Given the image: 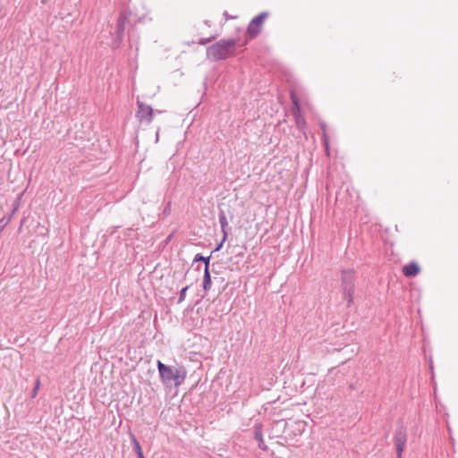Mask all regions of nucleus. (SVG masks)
Returning <instances> with one entry per match:
<instances>
[{"instance_id": "1", "label": "nucleus", "mask_w": 458, "mask_h": 458, "mask_svg": "<svg viewBox=\"0 0 458 458\" xmlns=\"http://www.w3.org/2000/svg\"><path fill=\"white\" fill-rule=\"evenodd\" d=\"M236 41L233 39L220 40L207 49L209 59L217 61L226 59L234 54Z\"/></svg>"}, {"instance_id": "2", "label": "nucleus", "mask_w": 458, "mask_h": 458, "mask_svg": "<svg viewBox=\"0 0 458 458\" xmlns=\"http://www.w3.org/2000/svg\"><path fill=\"white\" fill-rule=\"evenodd\" d=\"M157 369L162 382L168 383L174 381V386L177 387L184 381L186 377V370L183 368H173L166 366L160 360H157Z\"/></svg>"}, {"instance_id": "3", "label": "nucleus", "mask_w": 458, "mask_h": 458, "mask_svg": "<svg viewBox=\"0 0 458 458\" xmlns=\"http://www.w3.org/2000/svg\"><path fill=\"white\" fill-rule=\"evenodd\" d=\"M267 17V13H262L252 19L247 30V32L250 36V38H255L260 33Z\"/></svg>"}, {"instance_id": "4", "label": "nucleus", "mask_w": 458, "mask_h": 458, "mask_svg": "<svg viewBox=\"0 0 458 458\" xmlns=\"http://www.w3.org/2000/svg\"><path fill=\"white\" fill-rule=\"evenodd\" d=\"M153 115L154 110L150 106L138 101V110L136 116L140 122L150 123L153 120Z\"/></svg>"}, {"instance_id": "5", "label": "nucleus", "mask_w": 458, "mask_h": 458, "mask_svg": "<svg viewBox=\"0 0 458 458\" xmlns=\"http://www.w3.org/2000/svg\"><path fill=\"white\" fill-rule=\"evenodd\" d=\"M402 270L406 277H412L420 274V267L417 262H411L403 266Z\"/></svg>"}, {"instance_id": "6", "label": "nucleus", "mask_w": 458, "mask_h": 458, "mask_svg": "<svg viewBox=\"0 0 458 458\" xmlns=\"http://www.w3.org/2000/svg\"><path fill=\"white\" fill-rule=\"evenodd\" d=\"M406 441L405 434L398 432L394 437V444L397 451V457L401 458Z\"/></svg>"}, {"instance_id": "7", "label": "nucleus", "mask_w": 458, "mask_h": 458, "mask_svg": "<svg viewBox=\"0 0 458 458\" xmlns=\"http://www.w3.org/2000/svg\"><path fill=\"white\" fill-rule=\"evenodd\" d=\"M210 286H211V278H210V274L208 272V259L206 260L203 287L205 290H208L210 288Z\"/></svg>"}, {"instance_id": "8", "label": "nucleus", "mask_w": 458, "mask_h": 458, "mask_svg": "<svg viewBox=\"0 0 458 458\" xmlns=\"http://www.w3.org/2000/svg\"><path fill=\"white\" fill-rule=\"evenodd\" d=\"M132 442L134 444L135 451H136L138 456H140L142 458L143 452H142L141 446H140L139 441L133 436H132Z\"/></svg>"}, {"instance_id": "9", "label": "nucleus", "mask_w": 458, "mask_h": 458, "mask_svg": "<svg viewBox=\"0 0 458 458\" xmlns=\"http://www.w3.org/2000/svg\"><path fill=\"white\" fill-rule=\"evenodd\" d=\"M215 38H216V35H215V34H211V33H210L208 37H207V38H200V39L199 40V44H206V43H208V42L211 41L212 39H214Z\"/></svg>"}, {"instance_id": "10", "label": "nucleus", "mask_w": 458, "mask_h": 458, "mask_svg": "<svg viewBox=\"0 0 458 458\" xmlns=\"http://www.w3.org/2000/svg\"><path fill=\"white\" fill-rule=\"evenodd\" d=\"M38 387H39V381L38 380L37 381V385H36V387L33 389V394H32V396H36L37 394H38Z\"/></svg>"}, {"instance_id": "11", "label": "nucleus", "mask_w": 458, "mask_h": 458, "mask_svg": "<svg viewBox=\"0 0 458 458\" xmlns=\"http://www.w3.org/2000/svg\"><path fill=\"white\" fill-rule=\"evenodd\" d=\"M208 259V258H204V257H202V256H200V255H199V254H198V255H196V257H195V260H196V261L203 260V261H205V262H206V260H207Z\"/></svg>"}, {"instance_id": "12", "label": "nucleus", "mask_w": 458, "mask_h": 458, "mask_svg": "<svg viewBox=\"0 0 458 458\" xmlns=\"http://www.w3.org/2000/svg\"><path fill=\"white\" fill-rule=\"evenodd\" d=\"M188 287H184L182 288V290L181 291V295H180V300L182 301L184 296H185V292L187 291Z\"/></svg>"}, {"instance_id": "13", "label": "nucleus", "mask_w": 458, "mask_h": 458, "mask_svg": "<svg viewBox=\"0 0 458 458\" xmlns=\"http://www.w3.org/2000/svg\"><path fill=\"white\" fill-rule=\"evenodd\" d=\"M222 226L224 227L226 225L225 221H221Z\"/></svg>"}, {"instance_id": "14", "label": "nucleus", "mask_w": 458, "mask_h": 458, "mask_svg": "<svg viewBox=\"0 0 458 458\" xmlns=\"http://www.w3.org/2000/svg\"><path fill=\"white\" fill-rule=\"evenodd\" d=\"M138 458H141L140 456H138ZM142 458H144V455L142 454Z\"/></svg>"}]
</instances>
